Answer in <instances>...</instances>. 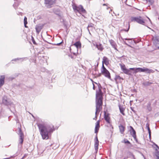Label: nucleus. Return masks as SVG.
<instances>
[{
	"instance_id": "obj_21",
	"label": "nucleus",
	"mask_w": 159,
	"mask_h": 159,
	"mask_svg": "<svg viewBox=\"0 0 159 159\" xmlns=\"http://www.w3.org/2000/svg\"><path fill=\"white\" fill-rule=\"evenodd\" d=\"M126 40H128L129 41L128 43L130 44H133L134 43H135V41L132 39H127L125 38L124 39Z\"/></svg>"
},
{
	"instance_id": "obj_1",
	"label": "nucleus",
	"mask_w": 159,
	"mask_h": 159,
	"mask_svg": "<svg viewBox=\"0 0 159 159\" xmlns=\"http://www.w3.org/2000/svg\"><path fill=\"white\" fill-rule=\"evenodd\" d=\"M98 90L96 91V109L95 113V116L93 120H96L97 115L99 113L102 108V96L101 91V87L100 84L98 85Z\"/></svg>"
},
{
	"instance_id": "obj_9",
	"label": "nucleus",
	"mask_w": 159,
	"mask_h": 159,
	"mask_svg": "<svg viewBox=\"0 0 159 159\" xmlns=\"http://www.w3.org/2000/svg\"><path fill=\"white\" fill-rule=\"evenodd\" d=\"M18 134L19 136V144H22L24 138V134L20 128H19Z\"/></svg>"
},
{
	"instance_id": "obj_11",
	"label": "nucleus",
	"mask_w": 159,
	"mask_h": 159,
	"mask_svg": "<svg viewBox=\"0 0 159 159\" xmlns=\"http://www.w3.org/2000/svg\"><path fill=\"white\" fill-rule=\"evenodd\" d=\"M56 0H44V3L48 7L55 3Z\"/></svg>"
},
{
	"instance_id": "obj_19",
	"label": "nucleus",
	"mask_w": 159,
	"mask_h": 159,
	"mask_svg": "<svg viewBox=\"0 0 159 159\" xmlns=\"http://www.w3.org/2000/svg\"><path fill=\"white\" fill-rule=\"evenodd\" d=\"M119 127L121 134H123L125 130V127L123 125H121L119 126Z\"/></svg>"
},
{
	"instance_id": "obj_14",
	"label": "nucleus",
	"mask_w": 159,
	"mask_h": 159,
	"mask_svg": "<svg viewBox=\"0 0 159 159\" xmlns=\"http://www.w3.org/2000/svg\"><path fill=\"white\" fill-rule=\"evenodd\" d=\"M100 120H98L96 123V125L95 128V132L97 133L98 132L99 128L100 127Z\"/></svg>"
},
{
	"instance_id": "obj_26",
	"label": "nucleus",
	"mask_w": 159,
	"mask_h": 159,
	"mask_svg": "<svg viewBox=\"0 0 159 159\" xmlns=\"http://www.w3.org/2000/svg\"><path fill=\"white\" fill-rule=\"evenodd\" d=\"M74 45H75L77 48H80L81 46V44L79 41H78L75 43L74 44Z\"/></svg>"
},
{
	"instance_id": "obj_36",
	"label": "nucleus",
	"mask_w": 159,
	"mask_h": 159,
	"mask_svg": "<svg viewBox=\"0 0 159 159\" xmlns=\"http://www.w3.org/2000/svg\"><path fill=\"white\" fill-rule=\"evenodd\" d=\"M146 128H147L148 129V128L149 127V124H148V123H147L146 124Z\"/></svg>"
},
{
	"instance_id": "obj_30",
	"label": "nucleus",
	"mask_w": 159,
	"mask_h": 159,
	"mask_svg": "<svg viewBox=\"0 0 159 159\" xmlns=\"http://www.w3.org/2000/svg\"><path fill=\"white\" fill-rule=\"evenodd\" d=\"M122 143H125L130 144V143L127 139H124L123 141H122Z\"/></svg>"
},
{
	"instance_id": "obj_35",
	"label": "nucleus",
	"mask_w": 159,
	"mask_h": 159,
	"mask_svg": "<svg viewBox=\"0 0 159 159\" xmlns=\"http://www.w3.org/2000/svg\"><path fill=\"white\" fill-rule=\"evenodd\" d=\"M24 24H27V18L26 17H25L24 18Z\"/></svg>"
},
{
	"instance_id": "obj_27",
	"label": "nucleus",
	"mask_w": 159,
	"mask_h": 159,
	"mask_svg": "<svg viewBox=\"0 0 159 159\" xmlns=\"http://www.w3.org/2000/svg\"><path fill=\"white\" fill-rule=\"evenodd\" d=\"M130 128L131 129V131L130 132V133L131 134V135H134V134H136V132L134 129L131 126H130Z\"/></svg>"
},
{
	"instance_id": "obj_42",
	"label": "nucleus",
	"mask_w": 159,
	"mask_h": 159,
	"mask_svg": "<svg viewBox=\"0 0 159 159\" xmlns=\"http://www.w3.org/2000/svg\"><path fill=\"white\" fill-rule=\"evenodd\" d=\"M116 79H120V76L119 75H117L116 76Z\"/></svg>"
},
{
	"instance_id": "obj_7",
	"label": "nucleus",
	"mask_w": 159,
	"mask_h": 159,
	"mask_svg": "<svg viewBox=\"0 0 159 159\" xmlns=\"http://www.w3.org/2000/svg\"><path fill=\"white\" fill-rule=\"evenodd\" d=\"M102 74L105 77L110 79L111 78L110 74L108 71L105 68L104 65H102V67L101 70Z\"/></svg>"
},
{
	"instance_id": "obj_23",
	"label": "nucleus",
	"mask_w": 159,
	"mask_h": 159,
	"mask_svg": "<svg viewBox=\"0 0 159 159\" xmlns=\"http://www.w3.org/2000/svg\"><path fill=\"white\" fill-rule=\"evenodd\" d=\"M93 25H94L93 24L91 23H89L87 27V29H88V31H89V32L90 34V33L89 32V30H91L92 29V28L93 27Z\"/></svg>"
},
{
	"instance_id": "obj_33",
	"label": "nucleus",
	"mask_w": 159,
	"mask_h": 159,
	"mask_svg": "<svg viewBox=\"0 0 159 159\" xmlns=\"http://www.w3.org/2000/svg\"><path fill=\"white\" fill-rule=\"evenodd\" d=\"M155 155L157 157V159H159V152H157L155 154Z\"/></svg>"
},
{
	"instance_id": "obj_20",
	"label": "nucleus",
	"mask_w": 159,
	"mask_h": 159,
	"mask_svg": "<svg viewBox=\"0 0 159 159\" xmlns=\"http://www.w3.org/2000/svg\"><path fill=\"white\" fill-rule=\"evenodd\" d=\"M98 145H99L98 140H97V141H95V144H94V148H95V149L96 152H97L98 150Z\"/></svg>"
},
{
	"instance_id": "obj_51",
	"label": "nucleus",
	"mask_w": 159,
	"mask_h": 159,
	"mask_svg": "<svg viewBox=\"0 0 159 159\" xmlns=\"http://www.w3.org/2000/svg\"><path fill=\"white\" fill-rule=\"evenodd\" d=\"M13 6V7H14V8H16V7H15V4H14Z\"/></svg>"
},
{
	"instance_id": "obj_34",
	"label": "nucleus",
	"mask_w": 159,
	"mask_h": 159,
	"mask_svg": "<svg viewBox=\"0 0 159 159\" xmlns=\"http://www.w3.org/2000/svg\"><path fill=\"white\" fill-rule=\"evenodd\" d=\"M31 38H32L31 40H32V42L33 43V44H36V43L35 42V41L33 37H32V36H31Z\"/></svg>"
},
{
	"instance_id": "obj_28",
	"label": "nucleus",
	"mask_w": 159,
	"mask_h": 159,
	"mask_svg": "<svg viewBox=\"0 0 159 159\" xmlns=\"http://www.w3.org/2000/svg\"><path fill=\"white\" fill-rule=\"evenodd\" d=\"M147 108L148 110L149 111H150L152 110V107H151V103H149L147 107Z\"/></svg>"
},
{
	"instance_id": "obj_32",
	"label": "nucleus",
	"mask_w": 159,
	"mask_h": 159,
	"mask_svg": "<svg viewBox=\"0 0 159 159\" xmlns=\"http://www.w3.org/2000/svg\"><path fill=\"white\" fill-rule=\"evenodd\" d=\"M126 25L128 27V29L127 30L124 29V30H124L126 32H128L129 31V27H130L129 24V23H127Z\"/></svg>"
},
{
	"instance_id": "obj_22",
	"label": "nucleus",
	"mask_w": 159,
	"mask_h": 159,
	"mask_svg": "<svg viewBox=\"0 0 159 159\" xmlns=\"http://www.w3.org/2000/svg\"><path fill=\"white\" fill-rule=\"evenodd\" d=\"M119 108L120 110V112L123 115H125V114L124 113V111H125V109L123 108V107L119 105Z\"/></svg>"
},
{
	"instance_id": "obj_45",
	"label": "nucleus",
	"mask_w": 159,
	"mask_h": 159,
	"mask_svg": "<svg viewBox=\"0 0 159 159\" xmlns=\"http://www.w3.org/2000/svg\"><path fill=\"white\" fill-rule=\"evenodd\" d=\"M26 156V154H25L24 156L21 159H24Z\"/></svg>"
},
{
	"instance_id": "obj_16",
	"label": "nucleus",
	"mask_w": 159,
	"mask_h": 159,
	"mask_svg": "<svg viewBox=\"0 0 159 159\" xmlns=\"http://www.w3.org/2000/svg\"><path fill=\"white\" fill-rule=\"evenodd\" d=\"M5 76L4 75L0 76V87H1L4 83Z\"/></svg>"
},
{
	"instance_id": "obj_29",
	"label": "nucleus",
	"mask_w": 159,
	"mask_h": 159,
	"mask_svg": "<svg viewBox=\"0 0 159 159\" xmlns=\"http://www.w3.org/2000/svg\"><path fill=\"white\" fill-rule=\"evenodd\" d=\"M152 84L149 81H146L143 83V84L145 86L149 85Z\"/></svg>"
},
{
	"instance_id": "obj_55",
	"label": "nucleus",
	"mask_w": 159,
	"mask_h": 159,
	"mask_svg": "<svg viewBox=\"0 0 159 159\" xmlns=\"http://www.w3.org/2000/svg\"><path fill=\"white\" fill-rule=\"evenodd\" d=\"M95 84H97L96 82H95Z\"/></svg>"
},
{
	"instance_id": "obj_53",
	"label": "nucleus",
	"mask_w": 159,
	"mask_h": 159,
	"mask_svg": "<svg viewBox=\"0 0 159 159\" xmlns=\"http://www.w3.org/2000/svg\"><path fill=\"white\" fill-rule=\"evenodd\" d=\"M134 91L136 92V90L135 89L134 90Z\"/></svg>"
},
{
	"instance_id": "obj_41",
	"label": "nucleus",
	"mask_w": 159,
	"mask_h": 159,
	"mask_svg": "<svg viewBox=\"0 0 159 159\" xmlns=\"http://www.w3.org/2000/svg\"><path fill=\"white\" fill-rule=\"evenodd\" d=\"M131 110L132 111H133L134 113H135V111L133 109V108L131 107Z\"/></svg>"
},
{
	"instance_id": "obj_15",
	"label": "nucleus",
	"mask_w": 159,
	"mask_h": 159,
	"mask_svg": "<svg viewBox=\"0 0 159 159\" xmlns=\"http://www.w3.org/2000/svg\"><path fill=\"white\" fill-rule=\"evenodd\" d=\"M109 42L112 47L114 48L115 50H117L116 48L117 45L116 43L112 39L110 40H109Z\"/></svg>"
},
{
	"instance_id": "obj_8",
	"label": "nucleus",
	"mask_w": 159,
	"mask_h": 159,
	"mask_svg": "<svg viewBox=\"0 0 159 159\" xmlns=\"http://www.w3.org/2000/svg\"><path fill=\"white\" fill-rule=\"evenodd\" d=\"M119 65L124 73L128 75H130V73H129V69H127L124 64H120Z\"/></svg>"
},
{
	"instance_id": "obj_40",
	"label": "nucleus",
	"mask_w": 159,
	"mask_h": 159,
	"mask_svg": "<svg viewBox=\"0 0 159 159\" xmlns=\"http://www.w3.org/2000/svg\"><path fill=\"white\" fill-rule=\"evenodd\" d=\"M95 141H97V140H98V137H97V135H96V136L95 137Z\"/></svg>"
},
{
	"instance_id": "obj_24",
	"label": "nucleus",
	"mask_w": 159,
	"mask_h": 159,
	"mask_svg": "<svg viewBox=\"0 0 159 159\" xmlns=\"http://www.w3.org/2000/svg\"><path fill=\"white\" fill-rule=\"evenodd\" d=\"M96 47L98 50L101 51H102L103 49L102 46V45L100 44H97Z\"/></svg>"
},
{
	"instance_id": "obj_52",
	"label": "nucleus",
	"mask_w": 159,
	"mask_h": 159,
	"mask_svg": "<svg viewBox=\"0 0 159 159\" xmlns=\"http://www.w3.org/2000/svg\"><path fill=\"white\" fill-rule=\"evenodd\" d=\"M148 19H149V20L150 21V22H151V20H150V19L149 18H148Z\"/></svg>"
},
{
	"instance_id": "obj_44",
	"label": "nucleus",
	"mask_w": 159,
	"mask_h": 159,
	"mask_svg": "<svg viewBox=\"0 0 159 159\" xmlns=\"http://www.w3.org/2000/svg\"><path fill=\"white\" fill-rule=\"evenodd\" d=\"M124 42L125 43L126 45H128V46H130V45H129L127 43L125 42L124 41Z\"/></svg>"
},
{
	"instance_id": "obj_49",
	"label": "nucleus",
	"mask_w": 159,
	"mask_h": 159,
	"mask_svg": "<svg viewBox=\"0 0 159 159\" xmlns=\"http://www.w3.org/2000/svg\"><path fill=\"white\" fill-rule=\"evenodd\" d=\"M134 140H135V141H136V142L137 143L138 142V139H137V138H136V139H135Z\"/></svg>"
},
{
	"instance_id": "obj_6",
	"label": "nucleus",
	"mask_w": 159,
	"mask_h": 159,
	"mask_svg": "<svg viewBox=\"0 0 159 159\" xmlns=\"http://www.w3.org/2000/svg\"><path fill=\"white\" fill-rule=\"evenodd\" d=\"M153 70L151 69H149L147 68H135V73L138 72H146L147 73H150L152 72Z\"/></svg>"
},
{
	"instance_id": "obj_25",
	"label": "nucleus",
	"mask_w": 159,
	"mask_h": 159,
	"mask_svg": "<svg viewBox=\"0 0 159 159\" xmlns=\"http://www.w3.org/2000/svg\"><path fill=\"white\" fill-rule=\"evenodd\" d=\"M42 29V28L40 26H36L35 27V29L36 30V31L37 33L38 34H39L40 32L41 31V30Z\"/></svg>"
},
{
	"instance_id": "obj_38",
	"label": "nucleus",
	"mask_w": 159,
	"mask_h": 159,
	"mask_svg": "<svg viewBox=\"0 0 159 159\" xmlns=\"http://www.w3.org/2000/svg\"><path fill=\"white\" fill-rule=\"evenodd\" d=\"M135 68H130L129 69V71H130V70H134L135 71Z\"/></svg>"
},
{
	"instance_id": "obj_37",
	"label": "nucleus",
	"mask_w": 159,
	"mask_h": 159,
	"mask_svg": "<svg viewBox=\"0 0 159 159\" xmlns=\"http://www.w3.org/2000/svg\"><path fill=\"white\" fill-rule=\"evenodd\" d=\"M132 136L133 137L134 139H136V138H137L136 134L134 135H132Z\"/></svg>"
},
{
	"instance_id": "obj_43",
	"label": "nucleus",
	"mask_w": 159,
	"mask_h": 159,
	"mask_svg": "<svg viewBox=\"0 0 159 159\" xmlns=\"http://www.w3.org/2000/svg\"><path fill=\"white\" fill-rule=\"evenodd\" d=\"M62 43V41L61 42L59 43H57L56 44V45H57V46H59L60 45V44Z\"/></svg>"
},
{
	"instance_id": "obj_50",
	"label": "nucleus",
	"mask_w": 159,
	"mask_h": 159,
	"mask_svg": "<svg viewBox=\"0 0 159 159\" xmlns=\"http://www.w3.org/2000/svg\"><path fill=\"white\" fill-rule=\"evenodd\" d=\"M155 145L157 148H159V147L157 145L155 144Z\"/></svg>"
},
{
	"instance_id": "obj_18",
	"label": "nucleus",
	"mask_w": 159,
	"mask_h": 159,
	"mask_svg": "<svg viewBox=\"0 0 159 159\" xmlns=\"http://www.w3.org/2000/svg\"><path fill=\"white\" fill-rule=\"evenodd\" d=\"M27 59L26 57H23V58H15L13 59L12 60V61H16L18 60H21V61H24L26 60Z\"/></svg>"
},
{
	"instance_id": "obj_3",
	"label": "nucleus",
	"mask_w": 159,
	"mask_h": 159,
	"mask_svg": "<svg viewBox=\"0 0 159 159\" xmlns=\"http://www.w3.org/2000/svg\"><path fill=\"white\" fill-rule=\"evenodd\" d=\"M1 104L9 107L13 104V103L10 99L6 96H4L2 98Z\"/></svg>"
},
{
	"instance_id": "obj_17",
	"label": "nucleus",
	"mask_w": 159,
	"mask_h": 159,
	"mask_svg": "<svg viewBox=\"0 0 159 159\" xmlns=\"http://www.w3.org/2000/svg\"><path fill=\"white\" fill-rule=\"evenodd\" d=\"M104 63L106 65L109 64V60L108 58L106 57H104L103 58L102 65Z\"/></svg>"
},
{
	"instance_id": "obj_39",
	"label": "nucleus",
	"mask_w": 159,
	"mask_h": 159,
	"mask_svg": "<svg viewBox=\"0 0 159 159\" xmlns=\"http://www.w3.org/2000/svg\"><path fill=\"white\" fill-rule=\"evenodd\" d=\"M149 137L150 138L151 137V132H148Z\"/></svg>"
},
{
	"instance_id": "obj_46",
	"label": "nucleus",
	"mask_w": 159,
	"mask_h": 159,
	"mask_svg": "<svg viewBox=\"0 0 159 159\" xmlns=\"http://www.w3.org/2000/svg\"><path fill=\"white\" fill-rule=\"evenodd\" d=\"M148 132H151L150 129L149 127H148Z\"/></svg>"
},
{
	"instance_id": "obj_47",
	"label": "nucleus",
	"mask_w": 159,
	"mask_h": 159,
	"mask_svg": "<svg viewBox=\"0 0 159 159\" xmlns=\"http://www.w3.org/2000/svg\"><path fill=\"white\" fill-rule=\"evenodd\" d=\"M93 89H94V90H95V86H94V84H93Z\"/></svg>"
},
{
	"instance_id": "obj_48",
	"label": "nucleus",
	"mask_w": 159,
	"mask_h": 159,
	"mask_svg": "<svg viewBox=\"0 0 159 159\" xmlns=\"http://www.w3.org/2000/svg\"><path fill=\"white\" fill-rule=\"evenodd\" d=\"M26 24H24V25H25V27L26 28H27L28 27L26 26Z\"/></svg>"
},
{
	"instance_id": "obj_12",
	"label": "nucleus",
	"mask_w": 159,
	"mask_h": 159,
	"mask_svg": "<svg viewBox=\"0 0 159 159\" xmlns=\"http://www.w3.org/2000/svg\"><path fill=\"white\" fill-rule=\"evenodd\" d=\"M84 148H85V150L87 151L89 149L90 147L91 144L89 140H86L84 142Z\"/></svg>"
},
{
	"instance_id": "obj_31",
	"label": "nucleus",
	"mask_w": 159,
	"mask_h": 159,
	"mask_svg": "<svg viewBox=\"0 0 159 159\" xmlns=\"http://www.w3.org/2000/svg\"><path fill=\"white\" fill-rule=\"evenodd\" d=\"M146 1L149 3V4L151 5H152L154 2V0H146Z\"/></svg>"
},
{
	"instance_id": "obj_10",
	"label": "nucleus",
	"mask_w": 159,
	"mask_h": 159,
	"mask_svg": "<svg viewBox=\"0 0 159 159\" xmlns=\"http://www.w3.org/2000/svg\"><path fill=\"white\" fill-rule=\"evenodd\" d=\"M104 118L107 123L109 124H110V118L109 116V114L106 112L105 111H104Z\"/></svg>"
},
{
	"instance_id": "obj_2",
	"label": "nucleus",
	"mask_w": 159,
	"mask_h": 159,
	"mask_svg": "<svg viewBox=\"0 0 159 159\" xmlns=\"http://www.w3.org/2000/svg\"><path fill=\"white\" fill-rule=\"evenodd\" d=\"M40 134L43 139H47L49 138L48 134L52 132L53 127L50 125H46L43 123H37Z\"/></svg>"
},
{
	"instance_id": "obj_13",
	"label": "nucleus",
	"mask_w": 159,
	"mask_h": 159,
	"mask_svg": "<svg viewBox=\"0 0 159 159\" xmlns=\"http://www.w3.org/2000/svg\"><path fill=\"white\" fill-rule=\"evenodd\" d=\"M153 42L156 47L159 48V38L155 37L153 40Z\"/></svg>"
},
{
	"instance_id": "obj_4",
	"label": "nucleus",
	"mask_w": 159,
	"mask_h": 159,
	"mask_svg": "<svg viewBox=\"0 0 159 159\" xmlns=\"http://www.w3.org/2000/svg\"><path fill=\"white\" fill-rule=\"evenodd\" d=\"M73 9L75 13L78 12L81 14L86 13V11L81 5H80L78 6H73Z\"/></svg>"
},
{
	"instance_id": "obj_54",
	"label": "nucleus",
	"mask_w": 159,
	"mask_h": 159,
	"mask_svg": "<svg viewBox=\"0 0 159 159\" xmlns=\"http://www.w3.org/2000/svg\"><path fill=\"white\" fill-rule=\"evenodd\" d=\"M82 16H84V15H82Z\"/></svg>"
},
{
	"instance_id": "obj_5",
	"label": "nucleus",
	"mask_w": 159,
	"mask_h": 159,
	"mask_svg": "<svg viewBox=\"0 0 159 159\" xmlns=\"http://www.w3.org/2000/svg\"><path fill=\"white\" fill-rule=\"evenodd\" d=\"M132 22H135L141 25H144L145 22L142 17L140 16L132 17L131 19Z\"/></svg>"
}]
</instances>
